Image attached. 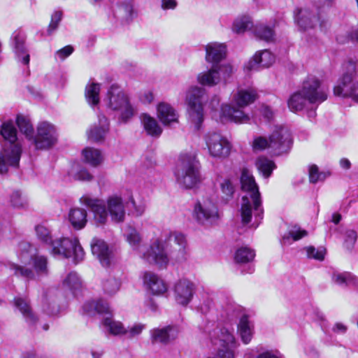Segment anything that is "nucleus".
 <instances>
[{
  "label": "nucleus",
  "instance_id": "1",
  "mask_svg": "<svg viewBox=\"0 0 358 358\" xmlns=\"http://www.w3.org/2000/svg\"><path fill=\"white\" fill-rule=\"evenodd\" d=\"M187 242L185 236L177 231L164 233L163 237L155 240L141 258L160 268H166L169 258L178 262L187 259Z\"/></svg>",
  "mask_w": 358,
  "mask_h": 358
},
{
  "label": "nucleus",
  "instance_id": "2",
  "mask_svg": "<svg viewBox=\"0 0 358 358\" xmlns=\"http://www.w3.org/2000/svg\"><path fill=\"white\" fill-rule=\"evenodd\" d=\"M241 184L242 190L245 192L242 197L241 208L242 222L245 224H248L251 221L253 213V225L256 228L263 217V208L258 186L251 171L247 168L242 169Z\"/></svg>",
  "mask_w": 358,
  "mask_h": 358
},
{
  "label": "nucleus",
  "instance_id": "3",
  "mask_svg": "<svg viewBox=\"0 0 358 358\" xmlns=\"http://www.w3.org/2000/svg\"><path fill=\"white\" fill-rule=\"evenodd\" d=\"M81 203L88 207L93 213L94 220L96 224H105L108 216L115 223L123 222L125 219V208L122 197L112 195L106 201L84 195L80 199Z\"/></svg>",
  "mask_w": 358,
  "mask_h": 358
},
{
  "label": "nucleus",
  "instance_id": "4",
  "mask_svg": "<svg viewBox=\"0 0 358 358\" xmlns=\"http://www.w3.org/2000/svg\"><path fill=\"white\" fill-rule=\"evenodd\" d=\"M5 144L0 152V174L7 173L8 166H17L21 154L22 146L17 136V130L12 122H5L0 126V141Z\"/></svg>",
  "mask_w": 358,
  "mask_h": 358
},
{
  "label": "nucleus",
  "instance_id": "5",
  "mask_svg": "<svg viewBox=\"0 0 358 358\" xmlns=\"http://www.w3.org/2000/svg\"><path fill=\"white\" fill-rule=\"evenodd\" d=\"M257 98V90L254 88L238 89L232 95L230 103L222 105L221 115L236 123H247L250 116L245 113L244 108L254 103Z\"/></svg>",
  "mask_w": 358,
  "mask_h": 358
},
{
  "label": "nucleus",
  "instance_id": "6",
  "mask_svg": "<svg viewBox=\"0 0 358 358\" xmlns=\"http://www.w3.org/2000/svg\"><path fill=\"white\" fill-rule=\"evenodd\" d=\"M343 72L334 87L336 96L350 98L358 103V60L349 58L342 65Z\"/></svg>",
  "mask_w": 358,
  "mask_h": 358
},
{
  "label": "nucleus",
  "instance_id": "7",
  "mask_svg": "<svg viewBox=\"0 0 358 358\" xmlns=\"http://www.w3.org/2000/svg\"><path fill=\"white\" fill-rule=\"evenodd\" d=\"M103 102L108 111L114 112L118 115V120L121 122H127L136 113L128 96L117 85L110 87Z\"/></svg>",
  "mask_w": 358,
  "mask_h": 358
},
{
  "label": "nucleus",
  "instance_id": "8",
  "mask_svg": "<svg viewBox=\"0 0 358 358\" xmlns=\"http://www.w3.org/2000/svg\"><path fill=\"white\" fill-rule=\"evenodd\" d=\"M199 169V162L194 157L182 156L174 172L177 182L183 188H193L201 181Z\"/></svg>",
  "mask_w": 358,
  "mask_h": 358
},
{
  "label": "nucleus",
  "instance_id": "9",
  "mask_svg": "<svg viewBox=\"0 0 358 358\" xmlns=\"http://www.w3.org/2000/svg\"><path fill=\"white\" fill-rule=\"evenodd\" d=\"M206 101V90L202 87H192L187 92V118L196 130L201 129L203 122V103Z\"/></svg>",
  "mask_w": 358,
  "mask_h": 358
},
{
  "label": "nucleus",
  "instance_id": "10",
  "mask_svg": "<svg viewBox=\"0 0 358 358\" xmlns=\"http://www.w3.org/2000/svg\"><path fill=\"white\" fill-rule=\"evenodd\" d=\"M83 308V311L89 315H94L96 313L107 315L108 316L105 317L102 321V325L109 334L114 336L125 334L126 328L122 323L114 320L110 317L111 315L110 307L106 301L102 299L87 301Z\"/></svg>",
  "mask_w": 358,
  "mask_h": 358
},
{
  "label": "nucleus",
  "instance_id": "11",
  "mask_svg": "<svg viewBox=\"0 0 358 358\" xmlns=\"http://www.w3.org/2000/svg\"><path fill=\"white\" fill-rule=\"evenodd\" d=\"M51 253L55 257L64 258L73 257L76 264L82 262L85 257V252L77 238L55 239L51 245Z\"/></svg>",
  "mask_w": 358,
  "mask_h": 358
},
{
  "label": "nucleus",
  "instance_id": "12",
  "mask_svg": "<svg viewBox=\"0 0 358 358\" xmlns=\"http://www.w3.org/2000/svg\"><path fill=\"white\" fill-rule=\"evenodd\" d=\"M29 262L32 268L15 264H13L10 268L14 271L15 275L22 277L27 280H34L36 278L48 275V261L46 256L39 254L30 255Z\"/></svg>",
  "mask_w": 358,
  "mask_h": 358
},
{
  "label": "nucleus",
  "instance_id": "13",
  "mask_svg": "<svg viewBox=\"0 0 358 358\" xmlns=\"http://www.w3.org/2000/svg\"><path fill=\"white\" fill-rule=\"evenodd\" d=\"M301 92L309 101V104L319 105L327 99L329 88L314 75L308 76L302 83Z\"/></svg>",
  "mask_w": 358,
  "mask_h": 358
},
{
  "label": "nucleus",
  "instance_id": "14",
  "mask_svg": "<svg viewBox=\"0 0 358 358\" xmlns=\"http://www.w3.org/2000/svg\"><path fill=\"white\" fill-rule=\"evenodd\" d=\"M203 139L209 155L213 157H227L231 150V144L226 137L217 131H208Z\"/></svg>",
  "mask_w": 358,
  "mask_h": 358
},
{
  "label": "nucleus",
  "instance_id": "15",
  "mask_svg": "<svg viewBox=\"0 0 358 358\" xmlns=\"http://www.w3.org/2000/svg\"><path fill=\"white\" fill-rule=\"evenodd\" d=\"M194 217L199 224L206 226L217 224L220 218L217 206L210 199L199 201L195 205Z\"/></svg>",
  "mask_w": 358,
  "mask_h": 358
},
{
  "label": "nucleus",
  "instance_id": "16",
  "mask_svg": "<svg viewBox=\"0 0 358 358\" xmlns=\"http://www.w3.org/2000/svg\"><path fill=\"white\" fill-rule=\"evenodd\" d=\"M292 139L289 130L285 127H275L269 136V148L274 155L287 152L292 146Z\"/></svg>",
  "mask_w": 358,
  "mask_h": 358
},
{
  "label": "nucleus",
  "instance_id": "17",
  "mask_svg": "<svg viewBox=\"0 0 358 358\" xmlns=\"http://www.w3.org/2000/svg\"><path fill=\"white\" fill-rule=\"evenodd\" d=\"M232 73L231 66L227 65H212V67L197 76L198 82L202 85L213 87L217 85L222 78L227 79Z\"/></svg>",
  "mask_w": 358,
  "mask_h": 358
},
{
  "label": "nucleus",
  "instance_id": "18",
  "mask_svg": "<svg viewBox=\"0 0 358 358\" xmlns=\"http://www.w3.org/2000/svg\"><path fill=\"white\" fill-rule=\"evenodd\" d=\"M57 140L56 129L52 124L43 122L37 127V134L34 142L36 149H47L55 144Z\"/></svg>",
  "mask_w": 358,
  "mask_h": 358
},
{
  "label": "nucleus",
  "instance_id": "19",
  "mask_svg": "<svg viewBox=\"0 0 358 358\" xmlns=\"http://www.w3.org/2000/svg\"><path fill=\"white\" fill-rule=\"evenodd\" d=\"M196 286L188 279L178 280L174 286V297L176 302L182 306H187L192 299Z\"/></svg>",
  "mask_w": 358,
  "mask_h": 358
},
{
  "label": "nucleus",
  "instance_id": "20",
  "mask_svg": "<svg viewBox=\"0 0 358 358\" xmlns=\"http://www.w3.org/2000/svg\"><path fill=\"white\" fill-rule=\"evenodd\" d=\"M10 45L18 62L24 65L29 63V54L25 46V35L22 31H15L10 38Z\"/></svg>",
  "mask_w": 358,
  "mask_h": 358
},
{
  "label": "nucleus",
  "instance_id": "21",
  "mask_svg": "<svg viewBox=\"0 0 358 358\" xmlns=\"http://www.w3.org/2000/svg\"><path fill=\"white\" fill-rule=\"evenodd\" d=\"M91 250L93 255L96 257L103 266L108 267L110 265L112 251L104 241L94 238L91 242Z\"/></svg>",
  "mask_w": 358,
  "mask_h": 358
},
{
  "label": "nucleus",
  "instance_id": "22",
  "mask_svg": "<svg viewBox=\"0 0 358 358\" xmlns=\"http://www.w3.org/2000/svg\"><path fill=\"white\" fill-rule=\"evenodd\" d=\"M109 121L104 115H99V123L90 127L87 134L93 142L103 141L109 131Z\"/></svg>",
  "mask_w": 358,
  "mask_h": 358
},
{
  "label": "nucleus",
  "instance_id": "23",
  "mask_svg": "<svg viewBox=\"0 0 358 358\" xmlns=\"http://www.w3.org/2000/svg\"><path fill=\"white\" fill-rule=\"evenodd\" d=\"M206 60L212 65H220L219 63L226 55L227 48L224 43L217 42L209 43L206 45Z\"/></svg>",
  "mask_w": 358,
  "mask_h": 358
},
{
  "label": "nucleus",
  "instance_id": "24",
  "mask_svg": "<svg viewBox=\"0 0 358 358\" xmlns=\"http://www.w3.org/2000/svg\"><path fill=\"white\" fill-rule=\"evenodd\" d=\"M150 335L153 343L166 344L177 337L178 330L171 326L156 328L150 331Z\"/></svg>",
  "mask_w": 358,
  "mask_h": 358
},
{
  "label": "nucleus",
  "instance_id": "25",
  "mask_svg": "<svg viewBox=\"0 0 358 358\" xmlns=\"http://www.w3.org/2000/svg\"><path fill=\"white\" fill-rule=\"evenodd\" d=\"M144 284L153 294H164L167 290V286L164 280L152 272H145L143 276Z\"/></svg>",
  "mask_w": 358,
  "mask_h": 358
},
{
  "label": "nucleus",
  "instance_id": "26",
  "mask_svg": "<svg viewBox=\"0 0 358 358\" xmlns=\"http://www.w3.org/2000/svg\"><path fill=\"white\" fill-rule=\"evenodd\" d=\"M157 117L164 126L178 122V115L176 110L167 103H160L157 106Z\"/></svg>",
  "mask_w": 358,
  "mask_h": 358
},
{
  "label": "nucleus",
  "instance_id": "27",
  "mask_svg": "<svg viewBox=\"0 0 358 358\" xmlns=\"http://www.w3.org/2000/svg\"><path fill=\"white\" fill-rule=\"evenodd\" d=\"M15 306L29 326H34L36 324L38 318L33 312L27 299L21 297L15 298Z\"/></svg>",
  "mask_w": 358,
  "mask_h": 358
},
{
  "label": "nucleus",
  "instance_id": "28",
  "mask_svg": "<svg viewBox=\"0 0 358 358\" xmlns=\"http://www.w3.org/2000/svg\"><path fill=\"white\" fill-rule=\"evenodd\" d=\"M213 307V294L204 290L199 292L195 301V308L196 310L201 314H207Z\"/></svg>",
  "mask_w": 358,
  "mask_h": 358
},
{
  "label": "nucleus",
  "instance_id": "29",
  "mask_svg": "<svg viewBox=\"0 0 358 358\" xmlns=\"http://www.w3.org/2000/svg\"><path fill=\"white\" fill-rule=\"evenodd\" d=\"M311 15L307 9H296L294 11V19L299 27L302 29L306 30L309 28H313L315 26L314 21L319 22L320 18L313 17H310Z\"/></svg>",
  "mask_w": 358,
  "mask_h": 358
},
{
  "label": "nucleus",
  "instance_id": "30",
  "mask_svg": "<svg viewBox=\"0 0 358 358\" xmlns=\"http://www.w3.org/2000/svg\"><path fill=\"white\" fill-rule=\"evenodd\" d=\"M238 333L244 344H248L251 341L254 333V327L247 315H243L240 318L238 324Z\"/></svg>",
  "mask_w": 358,
  "mask_h": 358
},
{
  "label": "nucleus",
  "instance_id": "31",
  "mask_svg": "<svg viewBox=\"0 0 358 358\" xmlns=\"http://www.w3.org/2000/svg\"><path fill=\"white\" fill-rule=\"evenodd\" d=\"M69 220L76 229H81L87 224V211L85 209L75 208L69 213Z\"/></svg>",
  "mask_w": 358,
  "mask_h": 358
},
{
  "label": "nucleus",
  "instance_id": "32",
  "mask_svg": "<svg viewBox=\"0 0 358 358\" xmlns=\"http://www.w3.org/2000/svg\"><path fill=\"white\" fill-rule=\"evenodd\" d=\"M308 103L309 101L301 90L294 93L287 101L288 107L292 112L302 110Z\"/></svg>",
  "mask_w": 358,
  "mask_h": 358
},
{
  "label": "nucleus",
  "instance_id": "33",
  "mask_svg": "<svg viewBox=\"0 0 358 358\" xmlns=\"http://www.w3.org/2000/svg\"><path fill=\"white\" fill-rule=\"evenodd\" d=\"M141 119L148 134L155 137H159L161 135L162 129L154 117L145 113L141 116Z\"/></svg>",
  "mask_w": 358,
  "mask_h": 358
},
{
  "label": "nucleus",
  "instance_id": "34",
  "mask_svg": "<svg viewBox=\"0 0 358 358\" xmlns=\"http://www.w3.org/2000/svg\"><path fill=\"white\" fill-rule=\"evenodd\" d=\"M332 281L341 286L353 285L358 287V278L348 272H334L331 277Z\"/></svg>",
  "mask_w": 358,
  "mask_h": 358
},
{
  "label": "nucleus",
  "instance_id": "35",
  "mask_svg": "<svg viewBox=\"0 0 358 358\" xmlns=\"http://www.w3.org/2000/svg\"><path fill=\"white\" fill-rule=\"evenodd\" d=\"M216 340L219 342L220 347H236V338L231 331L223 327L219 329L215 333Z\"/></svg>",
  "mask_w": 358,
  "mask_h": 358
},
{
  "label": "nucleus",
  "instance_id": "36",
  "mask_svg": "<svg viewBox=\"0 0 358 358\" xmlns=\"http://www.w3.org/2000/svg\"><path fill=\"white\" fill-rule=\"evenodd\" d=\"M121 282L112 276L103 279L101 289L104 295L113 296L116 294L120 289Z\"/></svg>",
  "mask_w": 358,
  "mask_h": 358
},
{
  "label": "nucleus",
  "instance_id": "37",
  "mask_svg": "<svg viewBox=\"0 0 358 358\" xmlns=\"http://www.w3.org/2000/svg\"><path fill=\"white\" fill-rule=\"evenodd\" d=\"M275 61L274 55L268 50L257 52L253 57L254 64H250L251 69H255V65H260L263 67H268Z\"/></svg>",
  "mask_w": 358,
  "mask_h": 358
},
{
  "label": "nucleus",
  "instance_id": "38",
  "mask_svg": "<svg viewBox=\"0 0 358 358\" xmlns=\"http://www.w3.org/2000/svg\"><path fill=\"white\" fill-rule=\"evenodd\" d=\"M85 161L92 166H97L103 162V156L99 150L87 148L83 150Z\"/></svg>",
  "mask_w": 358,
  "mask_h": 358
},
{
  "label": "nucleus",
  "instance_id": "39",
  "mask_svg": "<svg viewBox=\"0 0 358 358\" xmlns=\"http://www.w3.org/2000/svg\"><path fill=\"white\" fill-rule=\"evenodd\" d=\"M100 85L92 83L85 87V97L88 103L91 106H96L99 103Z\"/></svg>",
  "mask_w": 358,
  "mask_h": 358
},
{
  "label": "nucleus",
  "instance_id": "40",
  "mask_svg": "<svg viewBox=\"0 0 358 358\" xmlns=\"http://www.w3.org/2000/svg\"><path fill=\"white\" fill-rule=\"evenodd\" d=\"M255 257V251L248 247L238 248L234 255L235 262L238 264H245L252 262Z\"/></svg>",
  "mask_w": 358,
  "mask_h": 358
},
{
  "label": "nucleus",
  "instance_id": "41",
  "mask_svg": "<svg viewBox=\"0 0 358 358\" xmlns=\"http://www.w3.org/2000/svg\"><path fill=\"white\" fill-rule=\"evenodd\" d=\"M255 164L259 173L262 174L264 178H268L273 170L275 168L273 161L264 157H259Z\"/></svg>",
  "mask_w": 358,
  "mask_h": 358
},
{
  "label": "nucleus",
  "instance_id": "42",
  "mask_svg": "<svg viewBox=\"0 0 358 358\" xmlns=\"http://www.w3.org/2000/svg\"><path fill=\"white\" fill-rule=\"evenodd\" d=\"M82 281L76 272H70L63 280V287L74 293L80 289Z\"/></svg>",
  "mask_w": 358,
  "mask_h": 358
},
{
  "label": "nucleus",
  "instance_id": "43",
  "mask_svg": "<svg viewBox=\"0 0 358 358\" xmlns=\"http://www.w3.org/2000/svg\"><path fill=\"white\" fill-rule=\"evenodd\" d=\"M255 35L257 38L267 41H273L274 39L273 29L265 24H258L254 29Z\"/></svg>",
  "mask_w": 358,
  "mask_h": 358
},
{
  "label": "nucleus",
  "instance_id": "44",
  "mask_svg": "<svg viewBox=\"0 0 358 358\" xmlns=\"http://www.w3.org/2000/svg\"><path fill=\"white\" fill-rule=\"evenodd\" d=\"M252 26V22L250 17L242 16L234 20L232 29L236 34H243L250 29Z\"/></svg>",
  "mask_w": 358,
  "mask_h": 358
},
{
  "label": "nucleus",
  "instance_id": "45",
  "mask_svg": "<svg viewBox=\"0 0 358 358\" xmlns=\"http://www.w3.org/2000/svg\"><path fill=\"white\" fill-rule=\"evenodd\" d=\"M16 123L20 131L24 134L27 138H31L33 137L34 128L30 120L27 117L21 115H17Z\"/></svg>",
  "mask_w": 358,
  "mask_h": 358
},
{
  "label": "nucleus",
  "instance_id": "46",
  "mask_svg": "<svg viewBox=\"0 0 358 358\" xmlns=\"http://www.w3.org/2000/svg\"><path fill=\"white\" fill-rule=\"evenodd\" d=\"M35 231L36 236L41 242L51 246L54 240L52 239L51 231L47 227L43 224L37 225L35 227Z\"/></svg>",
  "mask_w": 358,
  "mask_h": 358
},
{
  "label": "nucleus",
  "instance_id": "47",
  "mask_svg": "<svg viewBox=\"0 0 358 358\" xmlns=\"http://www.w3.org/2000/svg\"><path fill=\"white\" fill-rule=\"evenodd\" d=\"M71 174L75 180L80 181H90L93 178L85 168L78 165L72 169Z\"/></svg>",
  "mask_w": 358,
  "mask_h": 358
},
{
  "label": "nucleus",
  "instance_id": "48",
  "mask_svg": "<svg viewBox=\"0 0 358 358\" xmlns=\"http://www.w3.org/2000/svg\"><path fill=\"white\" fill-rule=\"evenodd\" d=\"M126 238L129 244L134 250H136L139 248L141 242V236L136 229L129 228L126 234Z\"/></svg>",
  "mask_w": 358,
  "mask_h": 358
},
{
  "label": "nucleus",
  "instance_id": "49",
  "mask_svg": "<svg viewBox=\"0 0 358 358\" xmlns=\"http://www.w3.org/2000/svg\"><path fill=\"white\" fill-rule=\"evenodd\" d=\"M307 257L319 261L324 259L326 250L324 248H315L313 246H309L306 248Z\"/></svg>",
  "mask_w": 358,
  "mask_h": 358
},
{
  "label": "nucleus",
  "instance_id": "50",
  "mask_svg": "<svg viewBox=\"0 0 358 358\" xmlns=\"http://www.w3.org/2000/svg\"><path fill=\"white\" fill-rule=\"evenodd\" d=\"M327 176V173L319 171L318 167L316 165H311L309 167V180L311 183L322 181Z\"/></svg>",
  "mask_w": 358,
  "mask_h": 358
},
{
  "label": "nucleus",
  "instance_id": "51",
  "mask_svg": "<svg viewBox=\"0 0 358 358\" xmlns=\"http://www.w3.org/2000/svg\"><path fill=\"white\" fill-rule=\"evenodd\" d=\"M43 310L49 315H55L59 313V308L53 301L50 302L47 296L43 298L42 301Z\"/></svg>",
  "mask_w": 358,
  "mask_h": 358
},
{
  "label": "nucleus",
  "instance_id": "52",
  "mask_svg": "<svg viewBox=\"0 0 358 358\" xmlns=\"http://www.w3.org/2000/svg\"><path fill=\"white\" fill-rule=\"evenodd\" d=\"M145 328V324L141 323H135L133 325L128 327V328H126L124 336H127L129 338H134L141 334Z\"/></svg>",
  "mask_w": 358,
  "mask_h": 358
},
{
  "label": "nucleus",
  "instance_id": "53",
  "mask_svg": "<svg viewBox=\"0 0 358 358\" xmlns=\"http://www.w3.org/2000/svg\"><path fill=\"white\" fill-rule=\"evenodd\" d=\"M308 232L306 230L301 229L299 227H294L292 229L289 230L288 235H285L283 236V240H288L289 238H292L293 241H298L303 237L306 236Z\"/></svg>",
  "mask_w": 358,
  "mask_h": 358
},
{
  "label": "nucleus",
  "instance_id": "54",
  "mask_svg": "<svg viewBox=\"0 0 358 358\" xmlns=\"http://www.w3.org/2000/svg\"><path fill=\"white\" fill-rule=\"evenodd\" d=\"M11 204L15 208H23L27 205V199L20 191H14L10 195Z\"/></svg>",
  "mask_w": 358,
  "mask_h": 358
},
{
  "label": "nucleus",
  "instance_id": "55",
  "mask_svg": "<svg viewBox=\"0 0 358 358\" xmlns=\"http://www.w3.org/2000/svg\"><path fill=\"white\" fill-rule=\"evenodd\" d=\"M62 12L60 10H57L53 13L51 17V21L49 24L48 29V34H52L57 29V27L62 20Z\"/></svg>",
  "mask_w": 358,
  "mask_h": 358
},
{
  "label": "nucleus",
  "instance_id": "56",
  "mask_svg": "<svg viewBox=\"0 0 358 358\" xmlns=\"http://www.w3.org/2000/svg\"><path fill=\"white\" fill-rule=\"evenodd\" d=\"M357 232L352 229H348L345 231V237L344 241V245L345 247L349 250H351L355 243L357 241Z\"/></svg>",
  "mask_w": 358,
  "mask_h": 358
},
{
  "label": "nucleus",
  "instance_id": "57",
  "mask_svg": "<svg viewBox=\"0 0 358 358\" xmlns=\"http://www.w3.org/2000/svg\"><path fill=\"white\" fill-rule=\"evenodd\" d=\"M220 188L222 194L225 196L226 199L231 197L234 193V187L231 182L228 179H225L222 182H221Z\"/></svg>",
  "mask_w": 358,
  "mask_h": 358
},
{
  "label": "nucleus",
  "instance_id": "58",
  "mask_svg": "<svg viewBox=\"0 0 358 358\" xmlns=\"http://www.w3.org/2000/svg\"><path fill=\"white\" fill-rule=\"evenodd\" d=\"M253 148L255 150H262L266 148H269V140L268 141L265 137L259 136L254 139Z\"/></svg>",
  "mask_w": 358,
  "mask_h": 358
},
{
  "label": "nucleus",
  "instance_id": "59",
  "mask_svg": "<svg viewBox=\"0 0 358 358\" xmlns=\"http://www.w3.org/2000/svg\"><path fill=\"white\" fill-rule=\"evenodd\" d=\"M240 307L234 303H230L226 307V316L229 319H233L238 315Z\"/></svg>",
  "mask_w": 358,
  "mask_h": 358
},
{
  "label": "nucleus",
  "instance_id": "60",
  "mask_svg": "<svg viewBox=\"0 0 358 358\" xmlns=\"http://www.w3.org/2000/svg\"><path fill=\"white\" fill-rule=\"evenodd\" d=\"M235 348L236 347H220V348L218 350L217 355L220 358H235L234 352Z\"/></svg>",
  "mask_w": 358,
  "mask_h": 358
},
{
  "label": "nucleus",
  "instance_id": "61",
  "mask_svg": "<svg viewBox=\"0 0 358 358\" xmlns=\"http://www.w3.org/2000/svg\"><path fill=\"white\" fill-rule=\"evenodd\" d=\"M73 52V48L71 45H66L62 49L57 50L55 56L61 60L65 59Z\"/></svg>",
  "mask_w": 358,
  "mask_h": 358
},
{
  "label": "nucleus",
  "instance_id": "62",
  "mask_svg": "<svg viewBox=\"0 0 358 358\" xmlns=\"http://www.w3.org/2000/svg\"><path fill=\"white\" fill-rule=\"evenodd\" d=\"M19 248L22 251V253L19 255V258L22 263L26 262V255L30 253L31 249V245L27 242H21L19 244Z\"/></svg>",
  "mask_w": 358,
  "mask_h": 358
},
{
  "label": "nucleus",
  "instance_id": "63",
  "mask_svg": "<svg viewBox=\"0 0 358 358\" xmlns=\"http://www.w3.org/2000/svg\"><path fill=\"white\" fill-rule=\"evenodd\" d=\"M129 202L131 203L134 209L133 213L136 216H141L144 213L145 210V206L144 203H140L137 205L132 196L129 198Z\"/></svg>",
  "mask_w": 358,
  "mask_h": 358
},
{
  "label": "nucleus",
  "instance_id": "64",
  "mask_svg": "<svg viewBox=\"0 0 358 358\" xmlns=\"http://www.w3.org/2000/svg\"><path fill=\"white\" fill-rule=\"evenodd\" d=\"M348 331V326L342 322H336L332 327V331L337 334H344Z\"/></svg>",
  "mask_w": 358,
  "mask_h": 358
}]
</instances>
